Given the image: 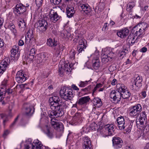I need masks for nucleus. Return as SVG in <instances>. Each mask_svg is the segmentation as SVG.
<instances>
[{"label":"nucleus","mask_w":149,"mask_h":149,"mask_svg":"<svg viewBox=\"0 0 149 149\" xmlns=\"http://www.w3.org/2000/svg\"><path fill=\"white\" fill-rule=\"evenodd\" d=\"M139 87V86L136 85V84H133L131 85V88L132 90H137L138 89Z\"/></svg>","instance_id":"obj_55"},{"label":"nucleus","mask_w":149,"mask_h":149,"mask_svg":"<svg viewBox=\"0 0 149 149\" xmlns=\"http://www.w3.org/2000/svg\"><path fill=\"white\" fill-rule=\"evenodd\" d=\"M35 26L38 30L40 33H43L45 32L48 26L47 22L45 19L39 20L36 23Z\"/></svg>","instance_id":"obj_6"},{"label":"nucleus","mask_w":149,"mask_h":149,"mask_svg":"<svg viewBox=\"0 0 149 149\" xmlns=\"http://www.w3.org/2000/svg\"><path fill=\"white\" fill-rule=\"evenodd\" d=\"M79 7L81 8L86 14L90 13L91 11L90 6L87 4L81 3L79 5Z\"/></svg>","instance_id":"obj_23"},{"label":"nucleus","mask_w":149,"mask_h":149,"mask_svg":"<svg viewBox=\"0 0 149 149\" xmlns=\"http://www.w3.org/2000/svg\"><path fill=\"white\" fill-rule=\"evenodd\" d=\"M119 55L120 57L123 56H123L125 55V53L124 52L122 51L120 53Z\"/></svg>","instance_id":"obj_64"},{"label":"nucleus","mask_w":149,"mask_h":149,"mask_svg":"<svg viewBox=\"0 0 149 149\" xmlns=\"http://www.w3.org/2000/svg\"><path fill=\"white\" fill-rule=\"evenodd\" d=\"M142 110V107L140 104L135 105L131 107L130 109V116L134 117L138 116Z\"/></svg>","instance_id":"obj_7"},{"label":"nucleus","mask_w":149,"mask_h":149,"mask_svg":"<svg viewBox=\"0 0 149 149\" xmlns=\"http://www.w3.org/2000/svg\"><path fill=\"white\" fill-rule=\"evenodd\" d=\"M18 25L19 28L22 31H24L26 27V24L24 19L19 21L18 23Z\"/></svg>","instance_id":"obj_40"},{"label":"nucleus","mask_w":149,"mask_h":149,"mask_svg":"<svg viewBox=\"0 0 149 149\" xmlns=\"http://www.w3.org/2000/svg\"><path fill=\"white\" fill-rule=\"evenodd\" d=\"M86 41L84 38H81L79 40L78 45H81L82 46L86 45Z\"/></svg>","instance_id":"obj_48"},{"label":"nucleus","mask_w":149,"mask_h":149,"mask_svg":"<svg viewBox=\"0 0 149 149\" xmlns=\"http://www.w3.org/2000/svg\"><path fill=\"white\" fill-rule=\"evenodd\" d=\"M104 52L108 56L110 60H111L114 57V53L112 51L108 49H106Z\"/></svg>","instance_id":"obj_42"},{"label":"nucleus","mask_w":149,"mask_h":149,"mask_svg":"<svg viewBox=\"0 0 149 149\" xmlns=\"http://www.w3.org/2000/svg\"><path fill=\"white\" fill-rule=\"evenodd\" d=\"M116 124L120 130H122L124 129L125 127V119L123 116H120L118 118Z\"/></svg>","instance_id":"obj_17"},{"label":"nucleus","mask_w":149,"mask_h":149,"mask_svg":"<svg viewBox=\"0 0 149 149\" xmlns=\"http://www.w3.org/2000/svg\"><path fill=\"white\" fill-rule=\"evenodd\" d=\"M44 132L49 138H51L53 137V131L47 126H46L45 128Z\"/></svg>","instance_id":"obj_26"},{"label":"nucleus","mask_w":149,"mask_h":149,"mask_svg":"<svg viewBox=\"0 0 149 149\" xmlns=\"http://www.w3.org/2000/svg\"><path fill=\"white\" fill-rule=\"evenodd\" d=\"M94 50H95V54L96 55V58H94L92 60L93 67L95 70H97L100 67V62L99 59V55L98 54L99 51L97 50V47L94 48Z\"/></svg>","instance_id":"obj_8"},{"label":"nucleus","mask_w":149,"mask_h":149,"mask_svg":"<svg viewBox=\"0 0 149 149\" xmlns=\"http://www.w3.org/2000/svg\"><path fill=\"white\" fill-rule=\"evenodd\" d=\"M90 99V98L88 96L83 97L79 99L77 103L79 105H86Z\"/></svg>","instance_id":"obj_25"},{"label":"nucleus","mask_w":149,"mask_h":149,"mask_svg":"<svg viewBox=\"0 0 149 149\" xmlns=\"http://www.w3.org/2000/svg\"><path fill=\"white\" fill-rule=\"evenodd\" d=\"M113 146L116 149H118L122 148L123 144V141L119 137H114L112 139Z\"/></svg>","instance_id":"obj_12"},{"label":"nucleus","mask_w":149,"mask_h":149,"mask_svg":"<svg viewBox=\"0 0 149 149\" xmlns=\"http://www.w3.org/2000/svg\"><path fill=\"white\" fill-rule=\"evenodd\" d=\"M102 61V63H106L110 60L105 52H102L101 55Z\"/></svg>","instance_id":"obj_35"},{"label":"nucleus","mask_w":149,"mask_h":149,"mask_svg":"<svg viewBox=\"0 0 149 149\" xmlns=\"http://www.w3.org/2000/svg\"><path fill=\"white\" fill-rule=\"evenodd\" d=\"M0 116L1 118L3 119V124L5 126L6 122L8 120V116L5 114L1 113L0 114Z\"/></svg>","instance_id":"obj_39"},{"label":"nucleus","mask_w":149,"mask_h":149,"mask_svg":"<svg viewBox=\"0 0 149 149\" xmlns=\"http://www.w3.org/2000/svg\"><path fill=\"white\" fill-rule=\"evenodd\" d=\"M101 84H96V86L95 87L94 89L93 90V93H94L97 90L98 88H99L100 86V85Z\"/></svg>","instance_id":"obj_60"},{"label":"nucleus","mask_w":149,"mask_h":149,"mask_svg":"<svg viewBox=\"0 0 149 149\" xmlns=\"http://www.w3.org/2000/svg\"><path fill=\"white\" fill-rule=\"evenodd\" d=\"M61 35L64 38H68V36L70 35V33H68L66 31H62L61 32Z\"/></svg>","instance_id":"obj_47"},{"label":"nucleus","mask_w":149,"mask_h":149,"mask_svg":"<svg viewBox=\"0 0 149 149\" xmlns=\"http://www.w3.org/2000/svg\"><path fill=\"white\" fill-rule=\"evenodd\" d=\"M73 91L67 88L63 87L60 91V95L61 97L66 100H71L74 96Z\"/></svg>","instance_id":"obj_2"},{"label":"nucleus","mask_w":149,"mask_h":149,"mask_svg":"<svg viewBox=\"0 0 149 149\" xmlns=\"http://www.w3.org/2000/svg\"><path fill=\"white\" fill-rule=\"evenodd\" d=\"M26 10V7L22 4H17L14 10V13L17 16L23 13Z\"/></svg>","instance_id":"obj_14"},{"label":"nucleus","mask_w":149,"mask_h":149,"mask_svg":"<svg viewBox=\"0 0 149 149\" xmlns=\"http://www.w3.org/2000/svg\"><path fill=\"white\" fill-rule=\"evenodd\" d=\"M25 114L28 116L31 115L34 111V106L29 103H25L23 105Z\"/></svg>","instance_id":"obj_9"},{"label":"nucleus","mask_w":149,"mask_h":149,"mask_svg":"<svg viewBox=\"0 0 149 149\" xmlns=\"http://www.w3.org/2000/svg\"><path fill=\"white\" fill-rule=\"evenodd\" d=\"M4 22V19L2 18H0V29L3 25Z\"/></svg>","instance_id":"obj_59"},{"label":"nucleus","mask_w":149,"mask_h":149,"mask_svg":"<svg viewBox=\"0 0 149 149\" xmlns=\"http://www.w3.org/2000/svg\"><path fill=\"white\" fill-rule=\"evenodd\" d=\"M36 50L34 48H32L28 56L27 60L30 61H32L34 58V56L36 54Z\"/></svg>","instance_id":"obj_31"},{"label":"nucleus","mask_w":149,"mask_h":149,"mask_svg":"<svg viewBox=\"0 0 149 149\" xmlns=\"http://www.w3.org/2000/svg\"><path fill=\"white\" fill-rule=\"evenodd\" d=\"M132 30L134 35L135 36H137L136 39H139L142 37L145 33V32L143 31L136 26L133 28Z\"/></svg>","instance_id":"obj_16"},{"label":"nucleus","mask_w":149,"mask_h":149,"mask_svg":"<svg viewBox=\"0 0 149 149\" xmlns=\"http://www.w3.org/2000/svg\"><path fill=\"white\" fill-rule=\"evenodd\" d=\"M22 71H18L16 75L15 80L18 83H22L26 80V77L22 73Z\"/></svg>","instance_id":"obj_15"},{"label":"nucleus","mask_w":149,"mask_h":149,"mask_svg":"<svg viewBox=\"0 0 149 149\" xmlns=\"http://www.w3.org/2000/svg\"><path fill=\"white\" fill-rule=\"evenodd\" d=\"M6 93H7L8 94H9L12 93V90H11L10 88H8L6 91Z\"/></svg>","instance_id":"obj_63"},{"label":"nucleus","mask_w":149,"mask_h":149,"mask_svg":"<svg viewBox=\"0 0 149 149\" xmlns=\"http://www.w3.org/2000/svg\"><path fill=\"white\" fill-rule=\"evenodd\" d=\"M120 84H117L116 88L117 89L116 90H113L110 93V97L112 99V101L113 102L117 104L120 101L121 97V93L120 91H118V88Z\"/></svg>","instance_id":"obj_4"},{"label":"nucleus","mask_w":149,"mask_h":149,"mask_svg":"<svg viewBox=\"0 0 149 149\" xmlns=\"http://www.w3.org/2000/svg\"><path fill=\"white\" fill-rule=\"evenodd\" d=\"M31 139H29L26 141V144L24 145V149H33L31 144Z\"/></svg>","instance_id":"obj_38"},{"label":"nucleus","mask_w":149,"mask_h":149,"mask_svg":"<svg viewBox=\"0 0 149 149\" xmlns=\"http://www.w3.org/2000/svg\"><path fill=\"white\" fill-rule=\"evenodd\" d=\"M18 45L19 46H22L24 44V42L23 40H20L19 41L18 43Z\"/></svg>","instance_id":"obj_58"},{"label":"nucleus","mask_w":149,"mask_h":149,"mask_svg":"<svg viewBox=\"0 0 149 149\" xmlns=\"http://www.w3.org/2000/svg\"><path fill=\"white\" fill-rule=\"evenodd\" d=\"M31 144L33 149H43L42 148L43 145L41 142L38 139L35 140L32 143L31 141Z\"/></svg>","instance_id":"obj_22"},{"label":"nucleus","mask_w":149,"mask_h":149,"mask_svg":"<svg viewBox=\"0 0 149 149\" xmlns=\"http://www.w3.org/2000/svg\"><path fill=\"white\" fill-rule=\"evenodd\" d=\"M6 92V89H3L1 87L0 89V101H2L4 99L5 96Z\"/></svg>","instance_id":"obj_41"},{"label":"nucleus","mask_w":149,"mask_h":149,"mask_svg":"<svg viewBox=\"0 0 149 149\" xmlns=\"http://www.w3.org/2000/svg\"><path fill=\"white\" fill-rule=\"evenodd\" d=\"M3 45L4 44L3 40L0 38V48H2Z\"/></svg>","instance_id":"obj_61"},{"label":"nucleus","mask_w":149,"mask_h":149,"mask_svg":"<svg viewBox=\"0 0 149 149\" xmlns=\"http://www.w3.org/2000/svg\"><path fill=\"white\" fill-rule=\"evenodd\" d=\"M145 68L146 72L149 74V65L146 66Z\"/></svg>","instance_id":"obj_62"},{"label":"nucleus","mask_w":149,"mask_h":149,"mask_svg":"<svg viewBox=\"0 0 149 149\" xmlns=\"http://www.w3.org/2000/svg\"><path fill=\"white\" fill-rule=\"evenodd\" d=\"M9 131L8 130H5L3 134V137L5 138L9 134Z\"/></svg>","instance_id":"obj_56"},{"label":"nucleus","mask_w":149,"mask_h":149,"mask_svg":"<svg viewBox=\"0 0 149 149\" xmlns=\"http://www.w3.org/2000/svg\"><path fill=\"white\" fill-rule=\"evenodd\" d=\"M13 106H14V104H13L12 105H9V110L10 111V112L9 113L8 115H7L8 116V117L10 116V117H11L13 116V115L12 114L11 111L12 110V108L13 107Z\"/></svg>","instance_id":"obj_50"},{"label":"nucleus","mask_w":149,"mask_h":149,"mask_svg":"<svg viewBox=\"0 0 149 149\" xmlns=\"http://www.w3.org/2000/svg\"><path fill=\"white\" fill-rule=\"evenodd\" d=\"M146 119L147 118H146V119L145 120H144L143 118H141L139 119V122L140 123V124L141 125H143L144 122H146Z\"/></svg>","instance_id":"obj_54"},{"label":"nucleus","mask_w":149,"mask_h":149,"mask_svg":"<svg viewBox=\"0 0 149 149\" xmlns=\"http://www.w3.org/2000/svg\"><path fill=\"white\" fill-rule=\"evenodd\" d=\"M81 114L80 113H76L73 117V120L78 123H80L81 122L82 119L81 117Z\"/></svg>","instance_id":"obj_36"},{"label":"nucleus","mask_w":149,"mask_h":149,"mask_svg":"<svg viewBox=\"0 0 149 149\" xmlns=\"http://www.w3.org/2000/svg\"><path fill=\"white\" fill-rule=\"evenodd\" d=\"M10 62L7 59H4L0 63V73H2L6 70Z\"/></svg>","instance_id":"obj_18"},{"label":"nucleus","mask_w":149,"mask_h":149,"mask_svg":"<svg viewBox=\"0 0 149 149\" xmlns=\"http://www.w3.org/2000/svg\"><path fill=\"white\" fill-rule=\"evenodd\" d=\"M136 26L137 27H138L139 28L141 29L143 31L145 32L147 29L148 26V24L145 22L139 23Z\"/></svg>","instance_id":"obj_33"},{"label":"nucleus","mask_w":149,"mask_h":149,"mask_svg":"<svg viewBox=\"0 0 149 149\" xmlns=\"http://www.w3.org/2000/svg\"><path fill=\"white\" fill-rule=\"evenodd\" d=\"M43 0H36V3L37 6L38 7H40L42 5Z\"/></svg>","instance_id":"obj_49"},{"label":"nucleus","mask_w":149,"mask_h":149,"mask_svg":"<svg viewBox=\"0 0 149 149\" xmlns=\"http://www.w3.org/2000/svg\"><path fill=\"white\" fill-rule=\"evenodd\" d=\"M146 118V113L145 111H143L140 113V117L139 118H143L144 120H145Z\"/></svg>","instance_id":"obj_51"},{"label":"nucleus","mask_w":149,"mask_h":149,"mask_svg":"<svg viewBox=\"0 0 149 149\" xmlns=\"http://www.w3.org/2000/svg\"><path fill=\"white\" fill-rule=\"evenodd\" d=\"M76 54L75 51L74 49L71 50L69 52V58L70 59L74 60L75 58V56Z\"/></svg>","instance_id":"obj_45"},{"label":"nucleus","mask_w":149,"mask_h":149,"mask_svg":"<svg viewBox=\"0 0 149 149\" xmlns=\"http://www.w3.org/2000/svg\"><path fill=\"white\" fill-rule=\"evenodd\" d=\"M97 124L94 122H93L89 125L88 127H86L84 128V131L86 132H88L90 130H95Z\"/></svg>","instance_id":"obj_30"},{"label":"nucleus","mask_w":149,"mask_h":149,"mask_svg":"<svg viewBox=\"0 0 149 149\" xmlns=\"http://www.w3.org/2000/svg\"><path fill=\"white\" fill-rule=\"evenodd\" d=\"M49 100L50 102V108L52 110L49 115L51 118V124L57 130V134H59V136H60L63 132V126L61 123L57 122V120L54 118L61 116L63 115L64 112L63 109L62 104L61 102L60 103V99L57 96L50 97Z\"/></svg>","instance_id":"obj_1"},{"label":"nucleus","mask_w":149,"mask_h":149,"mask_svg":"<svg viewBox=\"0 0 149 149\" xmlns=\"http://www.w3.org/2000/svg\"><path fill=\"white\" fill-rule=\"evenodd\" d=\"M83 148L84 149H91V141L87 136L83 138Z\"/></svg>","instance_id":"obj_19"},{"label":"nucleus","mask_w":149,"mask_h":149,"mask_svg":"<svg viewBox=\"0 0 149 149\" xmlns=\"http://www.w3.org/2000/svg\"><path fill=\"white\" fill-rule=\"evenodd\" d=\"M134 36H133L132 35H130L127 38V40L128 41L129 43H130L132 45L135 42L134 40Z\"/></svg>","instance_id":"obj_44"},{"label":"nucleus","mask_w":149,"mask_h":149,"mask_svg":"<svg viewBox=\"0 0 149 149\" xmlns=\"http://www.w3.org/2000/svg\"><path fill=\"white\" fill-rule=\"evenodd\" d=\"M142 81V79L141 77L137 74L132 78V82L133 84H140Z\"/></svg>","instance_id":"obj_27"},{"label":"nucleus","mask_w":149,"mask_h":149,"mask_svg":"<svg viewBox=\"0 0 149 149\" xmlns=\"http://www.w3.org/2000/svg\"><path fill=\"white\" fill-rule=\"evenodd\" d=\"M105 130L107 131L108 135H103L102 136L106 137L108 136H111L114 135L115 134L114 127L112 125H107L105 127Z\"/></svg>","instance_id":"obj_20"},{"label":"nucleus","mask_w":149,"mask_h":149,"mask_svg":"<svg viewBox=\"0 0 149 149\" xmlns=\"http://www.w3.org/2000/svg\"><path fill=\"white\" fill-rule=\"evenodd\" d=\"M119 87L118 91H120L122 98L126 99L128 98L131 95V93L127 90V88L124 86V84H120Z\"/></svg>","instance_id":"obj_11"},{"label":"nucleus","mask_w":149,"mask_h":149,"mask_svg":"<svg viewBox=\"0 0 149 149\" xmlns=\"http://www.w3.org/2000/svg\"><path fill=\"white\" fill-rule=\"evenodd\" d=\"M49 17L50 21L54 23L56 22L61 18V16L58 15L56 10L54 8L51 9Z\"/></svg>","instance_id":"obj_10"},{"label":"nucleus","mask_w":149,"mask_h":149,"mask_svg":"<svg viewBox=\"0 0 149 149\" xmlns=\"http://www.w3.org/2000/svg\"><path fill=\"white\" fill-rule=\"evenodd\" d=\"M147 48L145 47H144L141 48V49L140 50V51L143 53H145L147 51Z\"/></svg>","instance_id":"obj_57"},{"label":"nucleus","mask_w":149,"mask_h":149,"mask_svg":"<svg viewBox=\"0 0 149 149\" xmlns=\"http://www.w3.org/2000/svg\"><path fill=\"white\" fill-rule=\"evenodd\" d=\"M75 13L74 7L70 5L68 6L66 8L67 16L69 18L72 17Z\"/></svg>","instance_id":"obj_24"},{"label":"nucleus","mask_w":149,"mask_h":149,"mask_svg":"<svg viewBox=\"0 0 149 149\" xmlns=\"http://www.w3.org/2000/svg\"><path fill=\"white\" fill-rule=\"evenodd\" d=\"M27 36L28 38H27L26 36L25 37V43L26 44H28L29 41L33 39V32L32 31H29L27 33Z\"/></svg>","instance_id":"obj_32"},{"label":"nucleus","mask_w":149,"mask_h":149,"mask_svg":"<svg viewBox=\"0 0 149 149\" xmlns=\"http://www.w3.org/2000/svg\"><path fill=\"white\" fill-rule=\"evenodd\" d=\"M51 1L54 4L58 5L61 2L62 0H51Z\"/></svg>","instance_id":"obj_52"},{"label":"nucleus","mask_w":149,"mask_h":149,"mask_svg":"<svg viewBox=\"0 0 149 149\" xmlns=\"http://www.w3.org/2000/svg\"><path fill=\"white\" fill-rule=\"evenodd\" d=\"M18 51V47L14 46L11 51V56L17 58L19 56L18 54H17Z\"/></svg>","instance_id":"obj_28"},{"label":"nucleus","mask_w":149,"mask_h":149,"mask_svg":"<svg viewBox=\"0 0 149 149\" xmlns=\"http://www.w3.org/2000/svg\"><path fill=\"white\" fill-rule=\"evenodd\" d=\"M47 44L49 46L54 48L56 54L58 55L60 54L61 50V45L58 44L56 41L49 38L47 40Z\"/></svg>","instance_id":"obj_5"},{"label":"nucleus","mask_w":149,"mask_h":149,"mask_svg":"<svg viewBox=\"0 0 149 149\" xmlns=\"http://www.w3.org/2000/svg\"><path fill=\"white\" fill-rule=\"evenodd\" d=\"M135 2L134 1H132L129 2L127 4L126 8L127 11L131 12L133 8L135 6Z\"/></svg>","instance_id":"obj_34"},{"label":"nucleus","mask_w":149,"mask_h":149,"mask_svg":"<svg viewBox=\"0 0 149 149\" xmlns=\"http://www.w3.org/2000/svg\"><path fill=\"white\" fill-rule=\"evenodd\" d=\"M91 88V85H89L87 87H86L84 88H82L81 89L82 91H83L85 92H86L90 91Z\"/></svg>","instance_id":"obj_53"},{"label":"nucleus","mask_w":149,"mask_h":149,"mask_svg":"<svg viewBox=\"0 0 149 149\" xmlns=\"http://www.w3.org/2000/svg\"><path fill=\"white\" fill-rule=\"evenodd\" d=\"M132 121L130 124L127 126V128L125 130L124 132V133L128 134L131 132L132 127Z\"/></svg>","instance_id":"obj_43"},{"label":"nucleus","mask_w":149,"mask_h":149,"mask_svg":"<svg viewBox=\"0 0 149 149\" xmlns=\"http://www.w3.org/2000/svg\"><path fill=\"white\" fill-rule=\"evenodd\" d=\"M129 30L127 28H123L121 30L118 31L117 32V35L121 38H124L129 34Z\"/></svg>","instance_id":"obj_21"},{"label":"nucleus","mask_w":149,"mask_h":149,"mask_svg":"<svg viewBox=\"0 0 149 149\" xmlns=\"http://www.w3.org/2000/svg\"><path fill=\"white\" fill-rule=\"evenodd\" d=\"M71 64L67 63H65L60 61L58 65V72L60 76H62L64 71L68 72H70L72 70Z\"/></svg>","instance_id":"obj_3"},{"label":"nucleus","mask_w":149,"mask_h":149,"mask_svg":"<svg viewBox=\"0 0 149 149\" xmlns=\"http://www.w3.org/2000/svg\"><path fill=\"white\" fill-rule=\"evenodd\" d=\"M93 104L95 107H100L102 104V102L101 100L99 98L97 97H95L93 99Z\"/></svg>","instance_id":"obj_29"},{"label":"nucleus","mask_w":149,"mask_h":149,"mask_svg":"<svg viewBox=\"0 0 149 149\" xmlns=\"http://www.w3.org/2000/svg\"><path fill=\"white\" fill-rule=\"evenodd\" d=\"M86 47V45L82 46L81 45H78L77 50L79 53L83 51H84V49Z\"/></svg>","instance_id":"obj_46"},{"label":"nucleus","mask_w":149,"mask_h":149,"mask_svg":"<svg viewBox=\"0 0 149 149\" xmlns=\"http://www.w3.org/2000/svg\"><path fill=\"white\" fill-rule=\"evenodd\" d=\"M9 27L10 30L13 33L15 37L16 38L17 36V33L16 29H15V26L14 25L12 24L9 25Z\"/></svg>","instance_id":"obj_37"},{"label":"nucleus","mask_w":149,"mask_h":149,"mask_svg":"<svg viewBox=\"0 0 149 149\" xmlns=\"http://www.w3.org/2000/svg\"><path fill=\"white\" fill-rule=\"evenodd\" d=\"M49 55L46 53L37 55L35 58L36 62L38 63H44L48 59Z\"/></svg>","instance_id":"obj_13"}]
</instances>
